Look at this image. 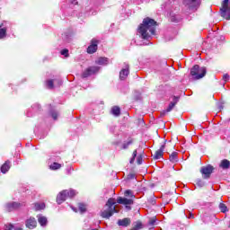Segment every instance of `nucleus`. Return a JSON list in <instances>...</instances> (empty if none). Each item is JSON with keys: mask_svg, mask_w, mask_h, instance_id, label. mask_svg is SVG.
<instances>
[{"mask_svg": "<svg viewBox=\"0 0 230 230\" xmlns=\"http://www.w3.org/2000/svg\"><path fill=\"white\" fill-rule=\"evenodd\" d=\"M106 209L101 212V217L102 218H110L114 215V213H118V210L116 209V201H114V199L110 198L108 201L105 204Z\"/></svg>", "mask_w": 230, "mask_h": 230, "instance_id": "obj_1", "label": "nucleus"}, {"mask_svg": "<svg viewBox=\"0 0 230 230\" xmlns=\"http://www.w3.org/2000/svg\"><path fill=\"white\" fill-rule=\"evenodd\" d=\"M157 28H159V22L150 17H146L143 19L142 23L139 24L137 30H155Z\"/></svg>", "mask_w": 230, "mask_h": 230, "instance_id": "obj_2", "label": "nucleus"}, {"mask_svg": "<svg viewBox=\"0 0 230 230\" xmlns=\"http://www.w3.org/2000/svg\"><path fill=\"white\" fill-rule=\"evenodd\" d=\"M190 78L194 82H197V80H202V67L199 65H194L190 68Z\"/></svg>", "mask_w": 230, "mask_h": 230, "instance_id": "obj_3", "label": "nucleus"}, {"mask_svg": "<svg viewBox=\"0 0 230 230\" xmlns=\"http://www.w3.org/2000/svg\"><path fill=\"white\" fill-rule=\"evenodd\" d=\"M221 17L230 20V0H224L222 3V8L220 9Z\"/></svg>", "mask_w": 230, "mask_h": 230, "instance_id": "obj_4", "label": "nucleus"}, {"mask_svg": "<svg viewBox=\"0 0 230 230\" xmlns=\"http://www.w3.org/2000/svg\"><path fill=\"white\" fill-rule=\"evenodd\" d=\"M100 73V66H93L87 67L83 73H82V78H89V76H93V75H96Z\"/></svg>", "mask_w": 230, "mask_h": 230, "instance_id": "obj_5", "label": "nucleus"}, {"mask_svg": "<svg viewBox=\"0 0 230 230\" xmlns=\"http://www.w3.org/2000/svg\"><path fill=\"white\" fill-rule=\"evenodd\" d=\"M180 100H181V96L174 95L172 97V102H171L169 103L167 109L161 111V116H166L167 112H172V111H173V108L175 107V105H177V103H179Z\"/></svg>", "mask_w": 230, "mask_h": 230, "instance_id": "obj_6", "label": "nucleus"}, {"mask_svg": "<svg viewBox=\"0 0 230 230\" xmlns=\"http://www.w3.org/2000/svg\"><path fill=\"white\" fill-rule=\"evenodd\" d=\"M164 148H166V140H164L160 146V148L152 155L153 159L156 161L157 159H162L163 155H164Z\"/></svg>", "mask_w": 230, "mask_h": 230, "instance_id": "obj_7", "label": "nucleus"}, {"mask_svg": "<svg viewBox=\"0 0 230 230\" xmlns=\"http://www.w3.org/2000/svg\"><path fill=\"white\" fill-rule=\"evenodd\" d=\"M212 32L215 35L214 42H217L215 45V48H218V46H222V44H224V42H226V37L218 34V31H212Z\"/></svg>", "mask_w": 230, "mask_h": 230, "instance_id": "obj_8", "label": "nucleus"}, {"mask_svg": "<svg viewBox=\"0 0 230 230\" xmlns=\"http://www.w3.org/2000/svg\"><path fill=\"white\" fill-rule=\"evenodd\" d=\"M98 44H100V40L96 39H93L91 40L90 46H88L87 48V53H89V55H93V53H96V51H98Z\"/></svg>", "mask_w": 230, "mask_h": 230, "instance_id": "obj_9", "label": "nucleus"}, {"mask_svg": "<svg viewBox=\"0 0 230 230\" xmlns=\"http://www.w3.org/2000/svg\"><path fill=\"white\" fill-rule=\"evenodd\" d=\"M129 74L130 66L128 64H125L124 68H122L119 72V80H127Z\"/></svg>", "mask_w": 230, "mask_h": 230, "instance_id": "obj_10", "label": "nucleus"}, {"mask_svg": "<svg viewBox=\"0 0 230 230\" xmlns=\"http://www.w3.org/2000/svg\"><path fill=\"white\" fill-rule=\"evenodd\" d=\"M213 170H215V168L211 165L208 164L205 167L202 168V173H203V179H209V177H211V173H213Z\"/></svg>", "mask_w": 230, "mask_h": 230, "instance_id": "obj_11", "label": "nucleus"}, {"mask_svg": "<svg viewBox=\"0 0 230 230\" xmlns=\"http://www.w3.org/2000/svg\"><path fill=\"white\" fill-rule=\"evenodd\" d=\"M139 35H141L142 39L148 40L152 35H155V30H139L138 31Z\"/></svg>", "mask_w": 230, "mask_h": 230, "instance_id": "obj_12", "label": "nucleus"}, {"mask_svg": "<svg viewBox=\"0 0 230 230\" xmlns=\"http://www.w3.org/2000/svg\"><path fill=\"white\" fill-rule=\"evenodd\" d=\"M22 205L19 202H11V203H7L5 208L7 209V211H15V209H19Z\"/></svg>", "mask_w": 230, "mask_h": 230, "instance_id": "obj_13", "label": "nucleus"}, {"mask_svg": "<svg viewBox=\"0 0 230 230\" xmlns=\"http://www.w3.org/2000/svg\"><path fill=\"white\" fill-rule=\"evenodd\" d=\"M66 199H67V194L66 193V190H63L57 196V203L62 204L66 202Z\"/></svg>", "mask_w": 230, "mask_h": 230, "instance_id": "obj_14", "label": "nucleus"}, {"mask_svg": "<svg viewBox=\"0 0 230 230\" xmlns=\"http://www.w3.org/2000/svg\"><path fill=\"white\" fill-rule=\"evenodd\" d=\"M117 204H123L124 206H132L134 199H128L127 198L119 197L117 199Z\"/></svg>", "mask_w": 230, "mask_h": 230, "instance_id": "obj_15", "label": "nucleus"}, {"mask_svg": "<svg viewBox=\"0 0 230 230\" xmlns=\"http://www.w3.org/2000/svg\"><path fill=\"white\" fill-rule=\"evenodd\" d=\"M25 226L28 229H35L37 227V220L35 217H30L25 221Z\"/></svg>", "mask_w": 230, "mask_h": 230, "instance_id": "obj_16", "label": "nucleus"}, {"mask_svg": "<svg viewBox=\"0 0 230 230\" xmlns=\"http://www.w3.org/2000/svg\"><path fill=\"white\" fill-rule=\"evenodd\" d=\"M130 224H132V220H130L129 217L118 220V226H120L121 227H128Z\"/></svg>", "mask_w": 230, "mask_h": 230, "instance_id": "obj_17", "label": "nucleus"}, {"mask_svg": "<svg viewBox=\"0 0 230 230\" xmlns=\"http://www.w3.org/2000/svg\"><path fill=\"white\" fill-rule=\"evenodd\" d=\"M131 145H134V138L128 137V140L122 144L120 150H128Z\"/></svg>", "mask_w": 230, "mask_h": 230, "instance_id": "obj_18", "label": "nucleus"}, {"mask_svg": "<svg viewBox=\"0 0 230 230\" xmlns=\"http://www.w3.org/2000/svg\"><path fill=\"white\" fill-rule=\"evenodd\" d=\"M143 227H145V226L143 225V221L138 219L133 222V226L130 230H141L143 229Z\"/></svg>", "mask_w": 230, "mask_h": 230, "instance_id": "obj_19", "label": "nucleus"}, {"mask_svg": "<svg viewBox=\"0 0 230 230\" xmlns=\"http://www.w3.org/2000/svg\"><path fill=\"white\" fill-rule=\"evenodd\" d=\"M179 155V153L177 152H172L170 155H169V161L171 163H179V157L177 156Z\"/></svg>", "mask_w": 230, "mask_h": 230, "instance_id": "obj_20", "label": "nucleus"}, {"mask_svg": "<svg viewBox=\"0 0 230 230\" xmlns=\"http://www.w3.org/2000/svg\"><path fill=\"white\" fill-rule=\"evenodd\" d=\"M11 166L12 165H11L10 161L9 160L5 161V163L1 167L2 173H6V172H8V170H10Z\"/></svg>", "mask_w": 230, "mask_h": 230, "instance_id": "obj_21", "label": "nucleus"}, {"mask_svg": "<svg viewBox=\"0 0 230 230\" xmlns=\"http://www.w3.org/2000/svg\"><path fill=\"white\" fill-rule=\"evenodd\" d=\"M95 63L98 64V66H107V64H109V58H99Z\"/></svg>", "mask_w": 230, "mask_h": 230, "instance_id": "obj_22", "label": "nucleus"}, {"mask_svg": "<svg viewBox=\"0 0 230 230\" xmlns=\"http://www.w3.org/2000/svg\"><path fill=\"white\" fill-rule=\"evenodd\" d=\"M111 114H113V116H120L121 114V109H119V106H113L111 108Z\"/></svg>", "mask_w": 230, "mask_h": 230, "instance_id": "obj_23", "label": "nucleus"}, {"mask_svg": "<svg viewBox=\"0 0 230 230\" xmlns=\"http://www.w3.org/2000/svg\"><path fill=\"white\" fill-rule=\"evenodd\" d=\"M65 193H66V198L73 199L76 195V191L74 190H65Z\"/></svg>", "mask_w": 230, "mask_h": 230, "instance_id": "obj_24", "label": "nucleus"}, {"mask_svg": "<svg viewBox=\"0 0 230 230\" xmlns=\"http://www.w3.org/2000/svg\"><path fill=\"white\" fill-rule=\"evenodd\" d=\"M49 168L53 171L55 170H60V168H62V164H58L57 162H54L52 164L49 165Z\"/></svg>", "mask_w": 230, "mask_h": 230, "instance_id": "obj_25", "label": "nucleus"}, {"mask_svg": "<svg viewBox=\"0 0 230 230\" xmlns=\"http://www.w3.org/2000/svg\"><path fill=\"white\" fill-rule=\"evenodd\" d=\"M194 168H196L197 172H199L200 173H202V160H201V158H199L198 164H194Z\"/></svg>", "mask_w": 230, "mask_h": 230, "instance_id": "obj_26", "label": "nucleus"}, {"mask_svg": "<svg viewBox=\"0 0 230 230\" xmlns=\"http://www.w3.org/2000/svg\"><path fill=\"white\" fill-rule=\"evenodd\" d=\"M230 166V162L228 160H223L220 164V167L224 170H227Z\"/></svg>", "mask_w": 230, "mask_h": 230, "instance_id": "obj_27", "label": "nucleus"}, {"mask_svg": "<svg viewBox=\"0 0 230 230\" xmlns=\"http://www.w3.org/2000/svg\"><path fill=\"white\" fill-rule=\"evenodd\" d=\"M38 222L40 226H46V224H48V218H46V217H40Z\"/></svg>", "mask_w": 230, "mask_h": 230, "instance_id": "obj_28", "label": "nucleus"}, {"mask_svg": "<svg viewBox=\"0 0 230 230\" xmlns=\"http://www.w3.org/2000/svg\"><path fill=\"white\" fill-rule=\"evenodd\" d=\"M78 208L80 213H85V211H87V206H85L84 203H78Z\"/></svg>", "mask_w": 230, "mask_h": 230, "instance_id": "obj_29", "label": "nucleus"}, {"mask_svg": "<svg viewBox=\"0 0 230 230\" xmlns=\"http://www.w3.org/2000/svg\"><path fill=\"white\" fill-rule=\"evenodd\" d=\"M48 89H55V84L53 79H49L47 81Z\"/></svg>", "mask_w": 230, "mask_h": 230, "instance_id": "obj_30", "label": "nucleus"}, {"mask_svg": "<svg viewBox=\"0 0 230 230\" xmlns=\"http://www.w3.org/2000/svg\"><path fill=\"white\" fill-rule=\"evenodd\" d=\"M219 209H220L221 213H226L227 206H226V204H224V203H220Z\"/></svg>", "mask_w": 230, "mask_h": 230, "instance_id": "obj_31", "label": "nucleus"}, {"mask_svg": "<svg viewBox=\"0 0 230 230\" xmlns=\"http://www.w3.org/2000/svg\"><path fill=\"white\" fill-rule=\"evenodd\" d=\"M45 207H46V205H44V204H39V203L34 204V208H35L36 211H40V209H42Z\"/></svg>", "mask_w": 230, "mask_h": 230, "instance_id": "obj_32", "label": "nucleus"}, {"mask_svg": "<svg viewBox=\"0 0 230 230\" xmlns=\"http://www.w3.org/2000/svg\"><path fill=\"white\" fill-rule=\"evenodd\" d=\"M60 54L66 57V58H67L69 57V49H64L61 50Z\"/></svg>", "mask_w": 230, "mask_h": 230, "instance_id": "obj_33", "label": "nucleus"}, {"mask_svg": "<svg viewBox=\"0 0 230 230\" xmlns=\"http://www.w3.org/2000/svg\"><path fill=\"white\" fill-rule=\"evenodd\" d=\"M50 115H51V117L53 118L54 120L58 119V113L57 111H51Z\"/></svg>", "mask_w": 230, "mask_h": 230, "instance_id": "obj_34", "label": "nucleus"}, {"mask_svg": "<svg viewBox=\"0 0 230 230\" xmlns=\"http://www.w3.org/2000/svg\"><path fill=\"white\" fill-rule=\"evenodd\" d=\"M165 146H167V150L169 152H172V150H173V148H175V145H173L172 142H169V144Z\"/></svg>", "mask_w": 230, "mask_h": 230, "instance_id": "obj_35", "label": "nucleus"}, {"mask_svg": "<svg viewBox=\"0 0 230 230\" xmlns=\"http://www.w3.org/2000/svg\"><path fill=\"white\" fill-rule=\"evenodd\" d=\"M155 222H157V218L151 217L148 221L149 226H155Z\"/></svg>", "mask_w": 230, "mask_h": 230, "instance_id": "obj_36", "label": "nucleus"}, {"mask_svg": "<svg viewBox=\"0 0 230 230\" xmlns=\"http://www.w3.org/2000/svg\"><path fill=\"white\" fill-rule=\"evenodd\" d=\"M137 164H143V155H140L137 158Z\"/></svg>", "mask_w": 230, "mask_h": 230, "instance_id": "obj_37", "label": "nucleus"}, {"mask_svg": "<svg viewBox=\"0 0 230 230\" xmlns=\"http://www.w3.org/2000/svg\"><path fill=\"white\" fill-rule=\"evenodd\" d=\"M6 37V30H0V39Z\"/></svg>", "mask_w": 230, "mask_h": 230, "instance_id": "obj_38", "label": "nucleus"}, {"mask_svg": "<svg viewBox=\"0 0 230 230\" xmlns=\"http://www.w3.org/2000/svg\"><path fill=\"white\" fill-rule=\"evenodd\" d=\"M124 195H125V197H132V198H134V196L132 195V190H126L124 192Z\"/></svg>", "mask_w": 230, "mask_h": 230, "instance_id": "obj_39", "label": "nucleus"}, {"mask_svg": "<svg viewBox=\"0 0 230 230\" xmlns=\"http://www.w3.org/2000/svg\"><path fill=\"white\" fill-rule=\"evenodd\" d=\"M184 4H193V3H197V0H185Z\"/></svg>", "mask_w": 230, "mask_h": 230, "instance_id": "obj_40", "label": "nucleus"}, {"mask_svg": "<svg viewBox=\"0 0 230 230\" xmlns=\"http://www.w3.org/2000/svg\"><path fill=\"white\" fill-rule=\"evenodd\" d=\"M223 80H224V82H228L229 81V75L228 74H225L223 75Z\"/></svg>", "mask_w": 230, "mask_h": 230, "instance_id": "obj_41", "label": "nucleus"}, {"mask_svg": "<svg viewBox=\"0 0 230 230\" xmlns=\"http://www.w3.org/2000/svg\"><path fill=\"white\" fill-rule=\"evenodd\" d=\"M4 230H13V225L10 224Z\"/></svg>", "mask_w": 230, "mask_h": 230, "instance_id": "obj_42", "label": "nucleus"}, {"mask_svg": "<svg viewBox=\"0 0 230 230\" xmlns=\"http://www.w3.org/2000/svg\"><path fill=\"white\" fill-rule=\"evenodd\" d=\"M196 184H197L198 188L202 187V181H200V180L197 181Z\"/></svg>", "mask_w": 230, "mask_h": 230, "instance_id": "obj_43", "label": "nucleus"}, {"mask_svg": "<svg viewBox=\"0 0 230 230\" xmlns=\"http://www.w3.org/2000/svg\"><path fill=\"white\" fill-rule=\"evenodd\" d=\"M128 179H135L136 178V174L130 173V174L128 175Z\"/></svg>", "mask_w": 230, "mask_h": 230, "instance_id": "obj_44", "label": "nucleus"}, {"mask_svg": "<svg viewBox=\"0 0 230 230\" xmlns=\"http://www.w3.org/2000/svg\"><path fill=\"white\" fill-rule=\"evenodd\" d=\"M133 155L134 158L137 157V149H135L133 151V155Z\"/></svg>", "mask_w": 230, "mask_h": 230, "instance_id": "obj_45", "label": "nucleus"}, {"mask_svg": "<svg viewBox=\"0 0 230 230\" xmlns=\"http://www.w3.org/2000/svg\"><path fill=\"white\" fill-rule=\"evenodd\" d=\"M206 73H207L206 67H203V68H202V76H203V77L206 76Z\"/></svg>", "mask_w": 230, "mask_h": 230, "instance_id": "obj_46", "label": "nucleus"}, {"mask_svg": "<svg viewBox=\"0 0 230 230\" xmlns=\"http://www.w3.org/2000/svg\"><path fill=\"white\" fill-rule=\"evenodd\" d=\"M218 109H219V111H222V109H224V104L219 103L218 104Z\"/></svg>", "mask_w": 230, "mask_h": 230, "instance_id": "obj_47", "label": "nucleus"}, {"mask_svg": "<svg viewBox=\"0 0 230 230\" xmlns=\"http://www.w3.org/2000/svg\"><path fill=\"white\" fill-rule=\"evenodd\" d=\"M134 161H136V158L132 156V158L129 161L130 164H134Z\"/></svg>", "mask_w": 230, "mask_h": 230, "instance_id": "obj_48", "label": "nucleus"}, {"mask_svg": "<svg viewBox=\"0 0 230 230\" xmlns=\"http://www.w3.org/2000/svg\"><path fill=\"white\" fill-rule=\"evenodd\" d=\"M72 4H78V2L76 0H71Z\"/></svg>", "mask_w": 230, "mask_h": 230, "instance_id": "obj_49", "label": "nucleus"}, {"mask_svg": "<svg viewBox=\"0 0 230 230\" xmlns=\"http://www.w3.org/2000/svg\"><path fill=\"white\" fill-rule=\"evenodd\" d=\"M4 26V24L2 23L1 25H0V30H6V27H3Z\"/></svg>", "mask_w": 230, "mask_h": 230, "instance_id": "obj_50", "label": "nucleus"}, {"mask_svg": "<svg viewBox=\"0 0 230 230\" xmlns=\"http://www.w3.org/2000/svg\"><path fill=\"white\" fill-rule=\"evenodd\" d=\"M189 218H195V217H193V214H190Z\"/></svg>", "mask_w": 230, "mask_h": 230, "instance_id": "obj_51", "label": "nucleus"}, {"mask_svg": "<svg viewBox=\"0 0 230 230\" xmlns=\"http://www.w3.org/2000/svg\"><path fill=\"white\" fill-rule=\"evenodd\" d=\"M13 230H22V228H21V227H16V228H14Z\"/></svg>", "mask_w": 230, "mask_h": 230, "instance_id": "obj_52", "label": "nucleus"}, {"mask_svg": "<svg viewBox=\"0 0 230 230\" xmlns=\"http://www.w3.org/2000/svg\"><path fill=\"white\" fill-rule=\"evenodd\" d=\"M152 203H153V204H155V200H153Z\"/></svg>", "mask_w": 230, "mask_h": 230, "instance_id": "obj_53", "label": "nucleus"}]
</instances>
